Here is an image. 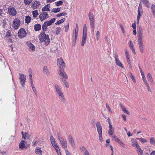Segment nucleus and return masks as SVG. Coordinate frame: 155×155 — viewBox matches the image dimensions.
Here are the masks:
<instances>
[{"label":"nucleus","mask_w":155,"mask_h":155,"mask_svg":"<svg viewBox=\"0 0 155 155\" xmlns=\"http://www.w3.org/2000/svg\"><path fill=\"white\" fill-rule=\"evenodd\" d=\"M8 11L9 14L12 16H15L17 14L15 9L12 6H9L8 8Z\"/></svg>","instance_id":"obj_9"},{"label":"nucleus","mask_w":155,"mask_h":155,"mask_svg":"<svg viewBox=\"0 0 155 155\" xmlns=\"http://www.w3.org/2000/svg\"><path fill=\"white\" fill-rule=\"evenodd\" d=\"M50 10L49 8V7H47L45 6L43 7L41 9L42 12L48 11H49Z\"/></svg>","instance_id":"obj_36"},{"label":"nucleus","mask_w":155,"mask_h":155,"mask_svg":"<svg viewBox=\"0 0 155 155\" xmlns=\"http://www.w3.org/2000/svg\"><path fill=\"white\" fill-rule=\"evenodd\" d=\"M6 36L8 37H10L12 36V34L10 30H8L7 32Z\"/></svg>","instance_id":"obj_51"},{"label":"nucleus","mask_w":155,"mask_h":155,"mask_svg":"<svg viewBox=\"0 0 155 155\" xmlns=\"http://www.w3.org/2000/svg\"><path fill=\"white\" fill-rule=\"evenodd\" d=\"M61 9L60 8H53L51 10V12L54 13H57L60 11Z\"/></svg>","instance_id":"obj_32"},{"label":"nucleus","mask_w":155,"mask_h":155,"mask_svg":"<svg viewBox=\"0 0 155 155\" xmlns=\"http://www.w3.org/2000/svg\"><path fill=\"white\" fill-rule=\"evenodd\" d=\"M120 106L124 113L128 115L130 114V113L124 107L122 104H120Z\"/></svg>","instance_id":"obj_22"},{"label":"nucleus","mask_w":155,"mask_h":155,"mask_svg":"<svg viewBox=\"0 0 155 155\" xmlns=\"http://www.w3.org/2000/svg\"><path fill=\"white\" fill-rule=\"evenodd\" d=\"M151 11L153 15H155V5L154 4L151 6Z\"/></svg>","instance_id":"obj_35"},{"label":"nucleus","mask_w":155,"mask_h":155,"mask_svg":"<svg viewBox=\"0 0 155 155\" xmlns=\"http://www.w3.org/2000/svg\"><path fill=\"white\" fill-rule=\"evenodd\" d=\"M48 26L47 25V24L45 22L42 26V29L44 32L46 31Z\"/></svg>","instance_id":"obj_28"},{"label":"nucleus","mask_w":155,"mask_h":155,"mask_svg":"<svg viewBox=\"0 0 155 155\" xmlns=\"http://www.w3.org/2000/svg\"><path fill=\"white\" fill-rule=\"evenodd\" d=\"M90 24L91 27V28H92V29L93 31L94 32V29L95 28V27H94V23Z\"/></svg>","instance_id":"obj_58"},{"label":"nucleus","mask_w":155,"mask_h":155,"mask_svg":"<svg viewBox=\"0 0 155 155\" xmlns=\"http://www.w3.org/2000/svg\"><path fill=\"white\" fill-rule=\"evenodd\" d=\"M39 38L41 42H45V44L48 45L49 43L50 39L48 35H46L45 32H41L39 36Z\"/></svg>","instance_id":"obj_1"},{"label":"nucleus","mask_w":155,"mask_h":155,"mask_svg":"<svg viewBox=\"0 0 155 155\" xmlns=\"http://www.w3.org/2000/svg\"><path fill=\"white\" fill-rule=\"evenodd\" d=\"M26 32L24 28H21L19 30L18 33V35L20 38H23L26 35Z\"/></svg>","instance_id":"obj_7"},{"label":"nucleus","mask_w":155,"mask_h":155,"mask_svg":"<svg viewBox=\"0 0 155 155\" xmlns=\"http://www.w3.org/2000/svg\"><path fill=\"white\" fill-rule=\"evenodd\" d=\"M62 81L64 82V83L66 87L68 88L69 87L68 83L65 80H63Z\"/></svg>","instance_id":"obj_49"},{"label":"nucleus","mask_w":155,"mask_h":155,"mask_svg":"<svg viewBox=\"0 0 155 155\" xmlns=\"http://www.w3.org/2000/svg\"><path fill=\"white\" fill-rule=\"evenodd\" d=\"M138 37H142L143 32L140 28L139 30H138Z\"/></svg>","instance_id":"obj_37"},{"label":"nucleus","mask_w":155,"mask_h":155,"mask_svg":"<svg viewBox=\"0 0 155 155\" xmlns=\"http://www.w3.org/2000/svg\"><path fill=\"white\" fill-rule=\"evenodd\" d=\"M132 146L134 147L137 148L138 147L139 148V146L137 141L135 140L132 139Z\"/></svg>","instance_id":"obj_20"},{"label":"nucleus","mask_w":155,"mask_h":155,"mask_svg":"<svg viewBox=\"0 0 155 155\" xmlns=\"http://www.w3.org/2000/svg\"><path fill=\"white\" fill-rule=\"evenodd\" d=\"M67 15V13L64 12H63L62 13H61L59 14H58L57 15V16L58 17L66 15Z\"/></svg>","instance_id":"obj_42"},{"label":"nucleus","mask_w":155,"mask_h":155,"mask_svg":"<svg viewBox=\"0 0 155 155\" xmlns=\"http://www.w3.org/2000/svg\"><path fill=\"white\" fill-rule=\"evenodd\" d=\"M55 20L56 19L55 18H53L49 21H46L45 23L47 24V25L49 26L55 21Z\"/></svg>","instance_id":"obj_24"},{"label":"nucleus","mask_w":155,"mask_h":155,"mask_svg":"<svg viewBox=\"0 0 155 155\" xmlns=\"http://www.w3.org/2000/svg\"><path fill=\"white\" fill-rule=\"evenodd\" d=\"M114 55L116 64L122 68H124V67L123 65V64L118 59V56L117 53L115 51Z\"/></svg>","instance_id":"obj_4"},{"label":"nucleus","mask_w":155,"mask_h":155,"mask_svg":"<svg viewBox=\"0 0 155 155\" xmlns=\"http://www.w3.org/2000/svg\"><path fill=\"white\" fill-rule=\"evenodd\" d=\"M33 0H24V2L25 4L27 5L30 4Z\"/></svg>","instance_id":"obj_38"},{"label":"nucleus","mask_w":155,"mask_h":155,"mask_svg":"<svg viewBox=\"0 0 155 155\" xmlns=\"http://www.w3.org/2000/svg\"><path fill=\"white\" fill-rule=\"evenodd\" d=\"M146 85L148 91H150V92H151L150 88L149 87V84L148 83L147 84L146 83Z\"/></svg>","instance_id":"obj_62"},{"label":"nucleus","mask_w":155,"mask_h":155,"mask_svg":"<svg viewBox=\"0 0 155 155\" xmlns=\"http://www.w3.org/2000/svg\"><path fill=\"white\" fill-rule=\"evenodd\" d=\"M112 139L113 140L118 142L119 139L116 136L113 135L112 136Z\"/></svg>","instance_id":"obj_43"},{"label":"nucleus","mask_w":155,"mask_h":155,"mask_svg":"<svg viewBox=\"0 0 155 155\" xmlns=\"http://www.w3.org/2000/svg\"><path fill=\"white\" fill-rule=\"evenodd\" d=\"M106 107L107 108L108 110L109 111V112L110 113H112V111L111 110L110 108L109 107L108 104L107 103H106Z\"/></svg>","instance_id":"obj_50"},{"label":"nucleus","mask_w":155,"mask_h":155,"mask_svg":"<svg viewBox=\"0 0 155 155\" xmlns=\"http://www.w3.org/2000/svg\"><path fill=\"white\" fill-rule=\"evenodd\" d=\"M43 69L44 72L47 75H48L50 74L49 70L46 66H44L43 67Z\"/></svg>","instance_id":"obj_25"},{"label":"nucleus","mask_w":155,"mask_h":155,"mask_svg":"<svg viewBox=\"0 0 155 155\" xmlns=\"http://www.w3.org/2000/svg\"><path fill=\"white\" fill-rule=\"evenodd\" d=\"M96 125L98 134H102V127L100 123L99 122H97Z\"/></svg>","instance_id":"obj_14"},{"label":"nucleus","mask_w":155,"mask_h":155,"mask_svg":"<svg viewBox=\"0 0 155 155\" xmlns=\"http://www.w3.org/2000/svg\"><path fill=\"white\" fill-rule=\"evenodd\" d=\"M80 150L81 151L84 152L87 150L85 147L84 146H82L80 147Z\"/></svg>","instance_id":"obj_52"},{"label":"nucleus","mask_w":155,"mask_h":155,"mask_svg":"<svg viewBox=\"0 0 155 155\" xmlns=\"http://www.w3.org/2000/svg\"><path fill=\"white\" fill-rule=\"evenodd\" d=\"M41 29V25L39 24H37L34 25V29L35 31H39Z\"/></svg>","instance_id":"obj_21"},{"label":"nucleus","mask_w":155,"mask_h":155,"mask_svg":"<svg viewBox=\"0 0 155 155\" xmlns=\"http://www.w3.org/2000/svg\"><path fill=\"white\" fill-rule=\"evenodd\" d=\"M142 3L145 5L146 7H149L150 6V3L147 0H143Z\"/></svg>","instance_id":"obj_30"},{"label":"nucleus","mask_w":155,"mask_h":155,"mask_svg":"<svg viewBox=\"0 0 155 155\" xmlns=\"http://www.w3.org/2000/svg\"><path fill=\"white\" fill-rule=\"evenodd\" d=\"M109 130L108 131V133L110 135H112L114 132V128L113 127L112 125H109Z\"/></svg>","instance_id":"obj_18"},{"label":"nucleus","mask_w":155,"mask_h":155,"mask_svg":"<svg viewBox=\"0 0 155 155\" xmlns=\"http://www.w3.org/2000/svg\"><path fill=\"white\" fill-rule=\"evenodd\" d=\"M25 143H26V142L25 141L21 140L19 144V148L21 150H23L24 148H25L26 147Z\"/></svg>","instance_id":"obj_19"},{"label":"nucleus","mask_w":155,"mask_h":155,"mask_svg":"<svg viewBox=\"0 0 155 155\" xmlns=\"http://www.w3.org/2000/svg\"><path fill=\"white\" fill-rule=\"evenodd\" d=\"M100 34L99 31H97L96 34V39L97 41H98L99 40Z\"/></svg>","instance_id":"obj_47"},{"label":"nucleus","mask_w":155,"mask_h":155,"mask_svg":"<svg viewBox=\"0 0 155 155\" xmlns=\"http://www.w3.org/2000/svg\"><path fill=\"white\" fill-rule=\"evenodd\" d=\"M57 64L60 69H63L65 67V65L61 58H58L57 60Z\"/></svg>","instance_id":"obj_5"},{"label":"nucleus","mask_w":155,"mask_h":155,"mask_svg":"<svg viewBox=\"0 0 155 155\" xmlns=\"http://www.w3.org/2000/svg\"><path fill=\"white\" fill-rule=\"evenodd\" d=\"M84 153L85 155H90L89 153L87 150L84 151Z\"/></svg>","instance_id":"obj_64"},{"label":"nucleus","mask_w":155,"mask_h":155,"mask_svg":"<svg viewBox=\"0 0 155 155\" xmlns=\"http://www.w3.org/2000/svg\"><path fill=\"white\" fill-rule=\"evenodd\" d=\"M132 27L133 28V29H136V25L135 23L132 24Z\"/></svg>","instance_id":"obj_59"},{"label":"nucleus","mask_w":155,"mask_h":155,"mask_svg":"<svg viewBox=\"0 0 155 155\" xmlns=\"http://www.w3.org/2000/svg\"><path fill=\"white\" fill-rule=\"evenodd\" d=\"M68 141L69 143L73 148L75 147V144L73 137L70 134L68 136Z\"/></svg>","instance_id":"obj_13"},{"label":"nucleus","mask_w":155,"mask_h":155,"mask_svg":"<svg viewBox=\"0 0 155 155\" xmlns=\"http://www.w3.org/2000/svg\"><path fill=\"white\" fill-rule=\"evenodd\" d=\"M55 3L56 6H58L62 5L63 3V2L62 1H59L57 2H55Z\"/></svg>","instance_id":"obj_41"},{"label":"nucleus","mask_w":155,"mask_h":155,"mask_svg":"<svg viewBox=\"0 0 155 155\" xmlns=\"http://www.w3.org/2000/svg\"><path fill=\"white\" fill-rule=\"evenodd\" d=\"M32 5L33 9H36L40 5V3L38 1H35L32 2Z\"/></svg>","instance_id":"obj_17"},{"label":"nucleus","mask_w":155,"mask_h":155,"mask_svg":"<svg viewBox=\"0 0 155 155\" xmlns=\"http://www.w3.org/2000/svg\"><path fill=\"white\" fill-rule=\"evenodd\" d=\"M49 16L47 12L41 13L39 15V18L41 21L48 18Z\"/></svg>","instance_id":"obj_11"},{"label":"nucleus","mask_w":155,"mask_h":155,"mask_svg":"<svg viewBox=\"0 0 155 155\" xmlns=\"http://www.w3.org/2000/svg\"><path fill=\"white\" fill-rule=\"evenodd\" d=\"M87 38V32H83L82 39H86Z\"/></svg>","instance_id":"obj_53"},{"label":"nucleus","mask_w":155,"mask_h":155,"mask_svg":"<svg viewBox=\"0 0 155 155\" xmlns=\"http://www.w3.org/2000/svg\"><path fill=\"white\" fill-rule=\"evenodd\" d=\"M21 23L19 19L18 18H15L14 19L13 23V26L14 28L16 29H17Z\"/></svg>","instance_id":"obj_8"},{"label":"nucleus","mask_w":155,"mask_h":155,"mask_svg":"<svg viewBox=\"0 0 155 155\" xmlns=\"http://www.w3.org/2000/svg\"><path fill=\"white\" fill-rule=\"evenodd\" d=\"M136 140H139L142 143H147V140L144 138H137Z\"/></svg>","instance_id":"obj_40"},{"label":"nucleus","mask_w":155,"mask_h":155,"mask_svg":"<svg viewBox=\"0 0 155 155\" xmlns=\"http://www.w3.org/2000/svg\"><path fill=\"white\" fill-rule=\"evenodd\" d=\"M137 149L138 155H143V151L141 149L140 146L139 147V148L138 147Z\"/></svg>","instance_id":"obj_29"},{"label":"nucleus","mask_w":155,"mask_h":155,"mask_svg":"<svg viewBox=\"0 0 155 155\" xmlns=\"http://www.w3.org/2000/svg\"><path fill=\"white\" fill-rule=\"evenodd\" d=\"M69 22H68V23L67 25L65 26H64L65 28V31L66 32H67L68 30L69 26Z\"/></svg>","instance_id":"obj_54"},{"label":"nucleus","mask_w":155,"mask_h":155,"mask_svg":"<svg viewBox=\"0 0 155 155\" xmlns=\"http://www.w3.org/2000/svg\"><path fill=\"white\" fill-rule=\"evenodd\" d=\"M54 148L57 153L58 155H61V152L58 146L57 145L55 141L51 142Z\"/></svg>","instance_id":"obj_12"},{"label":"nucleus","mask_w":155,"mask_h":155,"mask_svg":"<svg viewBox=\"0 0 155 155\" xmlns=\"http://www.w3.org/2000/svg\"><path fill=\"white\" fill-rule=\"evenodd\" d=\"M56 92L58 95L59 98L60 99L61 101L63 102L64 103H65V99L63 94L62 93L60 87L57 84L54 85Z\"/></svg>","instance_id":"obj_2"},{"label":"nucleus","mask_w":155,"mask_h":155,"mask_svg":"<svg viewBox=\"0 0 155 155\" xmlns=\"http://www.w3.org/2000/svg\"><path fill=\"white\" fill-rule=\"evenodd\" d=\"M117 142L122 147H125V145L123 143V142L120 140L119 139V140Z\"/></svg>","instance_id":"obj_44"},{"label":"nucleus","mask_w":155,"mask_h":155,"mask_svg":"<svg viewBox=\"0 0 155 155\" xmlns=\"http://www.w3.org/2000/svg\"><path fill=\"white\" fill-rule=\"evenodd\" d=\"M138 45L140 52L143 53V43H139Z\"/></svg>","instance_id":"obj_26"},{"label":"nucleus","mask_w":155,"mask_h":155,"mask_svg":"<svg viewBox=\"0 0 155 155\" xmlns=\"http://www.w3.org/2000/svg\"><path fill=\"white\" fill-rule=\"evenodd\" d=\"M88 17L90 20V24L94 23V18L93 13L89 12L88 14Z\"/></svg>","instance_id":"obj_16"},{"label":"nucleus","mask_w":155,"mask_h":155,"mask_svg":"<svg viewBox=\"0 0 155 155\" xmlns=\"http://www.w3.org/2000/svg\"><path fill=\"white\" fill-rule=\"evenodd\" d=\"M86 42V39H82V42H81V46H84Z\"/></svg>","instance_id":"obj_55"},{"label":"nucleus","mask_w":155,"mask_h":155,"mask_svg":"<svg viewBox=\"0 0 155 155\" xmlns=\"http://www.w3.org/2000/svg\"><path fill=\"white\" fill-rule=\"evenodd\" d=\"M31 18L29 16H27L25 17V22L27 23H29L30 22Z\"/></svg>","instance_id":"obj_33"},{"label":"nucleus","mask_w":155,"mask_h":155,"mask_svg":"<svg viewBox=\"0 0 155 155\" xmlns=\"http://www.w3.org/2000/svg\"><path fill=\"white\" fill-rule=\"evenodd\" d=\"M78 25L76 24V28L75 29V36L74 37H73V39H72V45L73 46H74L76 44V39H77V37L78 36ZM72 36L73 37L74 36V33L72 34Z\"/></svg>","instance_id":"obj_3"},{"label":"nucleus","mask_w":155,"mask_h":155,"mask_svg":"<svg viewBox=\"0 0 155 155\" xmlns=\"http://www.w3.org/2000/svg\"><path fill=\"white\" fill-rule=\"evenodd\" d=\"M59 74L62 81H63V80H64V79H67L68 78L67 74L64 71L63 69H60Z\"/></svg>","instance_id":"obj_10"},{"label":"nucleus","mask_w":155,"mask_h":155,"mask_svg":"<svg viewBox=\"0 0 155 155\" xmlns=\"http://www.w3.org/2000/svg\"><path fill=\"white\" fill-rule=\"evenodd\" d=\"M50 140H51V142L55 141V140L54 138V137L52 136H51Z\"/></svg>","instance_id":"obj_61"},{"label":"nucleus","mask_w":155,"mask_h":155,"mask_svg":"<svg viewBox=\"0 0 155 155\" xmlns=\"http://www.w3.org/2000/svg\"><path fill=\"white\" fill-rule=\"evenodd\" d=\"M143 13V10L142 7V4L140 3L138 8L137 17H140Z\"/></svg>","instance_id":"obj_15"},{"label":"nucleus","mask_w":155,"mask_h":155,"mask_svg":"<svg viewBox=\"0 0 155 155\" xmlns=\"http://www.w3.org/2000/svg\"><path fill=\"white\" fill-rule=\"evenodd\" d=\"M32 15L34 18H36L38 15V10H36L32 12Z\"/></svg>","instance_id":"obj_34"},{"label":"nucleus","mask_w":155,"mask_h":155,"mask_svg":"<svg viewBox=\"0 0 155 155\" xmlns=\"http://www.w3.org/2000/svg\"><path fill=\"white\" fill-rule=\"evenodd\" d=\"M29 138V135L28 134L25 132V133L24 136H23V137L22 138L23 139H28Z\"/></svg>","instance_id":"obj_45"},{"label":"nucleus","mask_w":155,"mask_h":155,"mask_svg":"<svg viewBox=\"0 0 155 155\" xmlns=\"http://www.w3.org/2000/svg\"><path fill=\"white\" fill-rule=\"evenodd\" d=\"M41 148L37 147L35 150L36 154L38 155H41L42 151L41 150Z\"/></svg>","instance_id":"obj_23"},{"label":"nucleus","mask_w":155,"mask_h":155,"mask_svg":"<svg viewBox=\"0 0 155 155\" xmlns=\"http://www.w3.org/2000/svg\"><path fill=\"white\" fill-rule=\"evenodd\" d=\"M65 20V18H62L60 20H59L56 23H55V25H59L63 23L64 21Z\"/></svg>","instance_id":"obj_39"},{"label":"nucleus","mask_w":155,"mask_h":155,"mask_svg":"<svg viewBox=\"0 0 155 155\" xmlns=\"http://www.w3.org/2000/svg\"><path fill=\"white\" fill-rule=\"evenodd\" d=\"M20 77L19 79L20 80L21 85L23 87H24L26 81V78L25 75L22 74H19Z\"/></svg>","instance_id":"obj_6"},{"label":"nucleus","mask_w":155,"mask_h":155,"mask_svg":"<svg viewBox=\"0 0 155 155\" xmlns=\"http://www.w3.org/2000/svg\"><path fill=\"white\" fill-rule=\"evenodd\" d=\"M150 144H154L155 143V139L153 137L150 138Z\"/></svg>","instance_id":"obj_48"},{"label":"nucleus","mask_w":155,"mask_h":155,"mask_svg":"<svg viewBox=\"0 0 155 155\" xmlns=\"http://www.w3.org/2000/svg\"><path fill=\"white\" fill-rule=\"evenodd\" d=\"M87 32L86 25V24H84L83 26V32Z\"/></svg>","instance_id":"obj_63"},{"label":"nucleus","mask_w":155,"mask_h":155,"mask_svg":"<svg viewBox=\"0 0 155 155\" xmlns=\"http://www.w3.org/2000/svg\"><path fill=\"white\" fill-rule=\"evenodd\" d=\"M130 48L132 50L134 51V52L135 54H136V52H135V51L134 50V46H133V44H130Z\"/></svg>","instance_id":"obj_56"},{"label":"nucleus","mask_w":155,"mask_h":155,"mask_svg":"<svg viewBox=\"0 0 155 155\" xmlns=\"http://www.w3.org/2000/svg\"><path fill=\"white\" fill-rule=\"evenodd\" d=\"M142 38L143 37H138L139 43H143Z\"/></svg>","instance_id":"obj_60"},{"label":"nucleus","mask_w":155,"mask_h":155,"mask_svg":"<svg viewBox=\"0 0 155 155\" xmlns=\"http://www.w3.org/2000/svg\"><path fill=\"white\" fill-rule=\"evenodd\" d=\"M147 78L148 81H149L151 83H152L153 82V80L152 79V77L150 73H148Z\"/></svg>","instance_id":"obj_27"},{"label":"nucleus","mask_w":155,"mask_h":155,"mask_svg":"<svg viewBox=\"0 0 155 155\" xmlns=\"http://www.w3.org/2000/svg\"><path fill=\"white\" fill-rule=\"evenodd\" d=\"M60 31H61V28H59V27L57 28L56 29V32H55L56 34L57 35H58L60 33Z\"/></svg>","instance_id":"obj_46"},{"label":"nucleus","mask_w":155,"mask_h":155,"mask_svg":"<svg viewBox=\"0 0 155 155\" xmlns=\"http://www.w3.org/2000/svg\"><path fill=\"white\" fill-rule=\"evenodd\" d=\"M102 134H99V139H100V141L101 142H102L103 141V138H102Z\"/></svg>","instance_id":"obj_57"},{"label":"nucleus","mask_w":155,"mask_h":155,"mask_svg":"<svg viewBox=\"0 0 155 155\" xmlns=\"http://www.w3.org/2000/svg\"><path fill=\"white\" fill-rule=\"evenodd\" d=\"M62 147L64 148H66L67 147V142L66 141H63L61 142Z\"/></svg>","instance_id":"obj_31"}]
</instances>
